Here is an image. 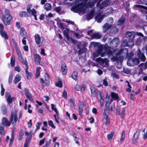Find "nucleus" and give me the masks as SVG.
I'll list each match as a JSON object with an SVG mask.
<instances>
[{
  "label": "nucleus",
  "mask_w": 147,
  "mask_h": 147,
  "mask_svg": "<svg viewBox=\"0 0 147 147\" xmlns=\"http://www.w3.org/2000/svg\"><path fill=\"white\" fill-rule=\"evenodd\" d=\"M110 47H108V48L106 46L100 45L98 46L97 51L94 52L93 54L94 60L95 61L96 59L94 58L98 57L99 55L102 57H103L107 54L109 56L112 55L113 52L110 50Z\"/></svg>",
  "instance_id": "obj_1"
},
{
  "label": "nucleus",
  "mask_w": 147,
  "mask_h": 147,
  "mask_svg": "<svg viewBox=\"0 0 147 147\" xmlns=\"http://www.w3.org/2000/svg\"><path fill=\"white\" fill-rule=\"evenodd\" d=\"M97 1V0H93L92 2H90L86 5L82 4L76 5L71 8V10L74 12L84 13L88 8L94 6Z\"/></svg>",
  "instance_id": "obj_2"
},
{
  "label": "nucleus",
  "mask_w": 147,
  "mask_h": 147,
  "mask_svg": "<svg viewBox=\"0 0 147 147\" xmlns=\"http://www.w3.org/2000/svg\"><path fill=\"white\" fill-rule=\"evenodd\" d=\"M13 18V16L11 14L9 10L7 9H5L4 14H2V20L4 25L5 26L10 25Z\"/></svg>",
  "instance_id": "obj_3"
},
{
  "label": "nucleus",
  "mask_w": 147,
  "mask_h": 147,
  "mask_svg": "<svg viewBox=\"0 0 147 147\" xmlns=\"http://www.w3.org/2000/svg\"><path fill=\"white\" fill-rule=\"evenodd\" d=\"M18 120L17 114V111L14 110L11 113V116L9 119V121L12 124L16 123Z\"/></svg>",
  "instance_id": "obj_4"
},
{
  "label": "nucleus",
  "mask_w": 147,
  "mask_h": 147,
  "mask_svg": "<svg viewBox=\"0 0 147 147\" xmlns=\"http://www.w3.org/2000/svg\"><path fill=\"white\" fill-rule=\"evenodd\" d=\"M110 3V0H105L100 4L98 3L96 5L98 11H100L105 7L109 5Z\"/></svg>",
  "instance_id": "obj_5"
},
{
  "label": "nucleus",
  "mask_w": 147,
  "mask_h": 147,
  "mask_svg": "<svg viewBox=\"0 0 147 147\" xmlns=\"http://www.w3.org/2000/svg\"><path fill=\"white\" fill-rule=\"evenodd\" d=\"M140 62V61L138 59L134 58L128 59L127 61V65L129 66H134L139 64Z\"/></svg>",
  "instance_id": "obj_6"
},
{
  "label": "nucleus",
  "mask_w": 147,
  "mask_h": 147,
  "mask_svg": "<svg viewBox=\"0 0 147 147\" xmlns=\"http://www.w3.org/2000/svg\"><path fill=\"white\" fill-rule=\"evenodd\" d=\"M5 96L7 103L10 106L12 102L15 100L16 98L14 97H11V94L8 92H5Z\"/></svg>",
  "instance_id": "obj_7"
},
{
  "label": "nucleus",
  "mask_w": 147,
  "mask_h": 147,
  "mask_svg": "<svg viewBox=\"0 0 147 147\" xmlns=\"http://www.w3.org/2000/svg\"><path fill=\"white\" fill-rule=\"evenodd\" d=\"M17 53L18 57V60L20 61L23 65H26V63L28 64L27 61L26 60L25 61L24 59L21 51L20 50L16 51Z\"/></svg>",
  "instance_id": "obj_8"
},
{
  "label": "nucleus",
  "mask_w": 147,
  "mask_h": 147,
  "mask_svg": "<svg viewBox=\"0 0 147 147\" xmlns=\"http://www.w3.org/2000/svg\"><path fill=\"white\" fill-rule=\"evenodd\" d=\"M95 61L98 62L102 65L105 64V65L108 66V65L109 60L107 58L103 59L100 57L96 58Z\"/></svg>",
  "instance_id": "obj_9"
},
{
  "label": "nucleus",
  "mask_w": 147,
  "mask_h": 147,
  "mask_svg": "<svg viewBox=\"0 0 147 147\" xmlns=\"http://www.w3.org/2000/svg\"><path fill=\"white\" fill-rule=\"evenodd\" d=\"M25 94L26 98L31 102H34V100L32 98L31 94L30 93L28 89L25 88L24 89Z\"/></svg>",
  "instance_id": "obj_10"
},
{
  "label": "nucleus",
  "mask_w": 147,
  "mask_h": 147,
  "mask_svg": "<svg viewBox=\"0 0 147 147\" xmlns=\"http://www.w3.org/2000/svg\"><path fill=\"white\" fill-rule=\"evenodd\" d=\"M133 44L134 42L132 41H130L129 40L128 42L127 40L125 39L123 40L122 45L124 47H131L133 45Z\"/></svg>",
  "instance_id": "obj_11"
},
{
  "label": "nucleus",
  "mask_w": 147,
  "mask_h": 147,
  "mask_svg": "<svg viewBox=\"0 0 147 147\" xmlns=\"http://www.w3.org/2000/svg\"><path fill=\"white\" fill-rule=\"evenodd\" d=\"M127 36L129 38L130 41H132L134 42V40L135 36V33L134 32H127Z\"/></svg>",
  "instance_id": "obj_12"
},
{
  "label": "nucleus",
  "mask_w": 147,
  "mask_h": 147,
  "mask_svg": "<svg viewBox=\"0 0 147 147\" xmlns=\"http://www.w3.org/2000/svg\"><path fill=\"white\" fill-rule=\"evenodd\" d=\"M103 122L106 124L108 125L110 123V119L107 114L105 112L103 114Z\"/></svg>",
  "instance_id": "obj_13"
},
{
  "label": "nucleus",
  "mask_w": 147,
  "mask_h": 147,
  "mask_svg": "<svg viewBox=\"0 0 147 147\" xmlns=\"http://www.w3.org/2000/svg\"><path fill=\"white\" fill-rule=\"evenodd\" d=\"M86 87V85L85 84H83L82 87L79 85L77 84L75 85V88L77 91H84L85 90Z\"/></svg>",
  "instance_id": "obj_14"
},
{
  "label": "nucleus",
  "mask_w": 147,
  "mask_h": 147,
  "mask_svg": "<svg viewBox=\"0 0 147 147\" xmlns=\"http://www.w3.org/2000/svg\"><path fill=\"white\" fill-rule=\"evenodd\" d=\"M97 98L99 100L101 106H102L104 103V101L101 96V93L100 91H98L97 93Z\"/></svg>",
  "instance_id": "obj_15"
},
{
  "label": "nucleus",
  "mask_w": 147,
  "mask_h": 147,
  "mask_svg": "<svg viewBox=\"0 0 147 147\" xmlns=\"http://www.w3.org/2000/svg\"><path fill=\"white\" fill-rule=\"evenodd\" d=\"M119 41L118 38H116L113 39L110 43V45L113 47H116L119 43Z\"/></svg>",
  "instance_id": "obj_16"
},
{
  "label": "nucleus",
  "mask_w": 147,
  "mask_h": 147,
  "mask_svg": "<svg viewBox=\"0 0 147 147\" xmlns=\"http://www.w3.org/2000/svg\"><path fill=\"white\" fill-rule=\"evenodd\" d=\"M69 32V30L68 28H66L65 29V36H66V38L67 40H70L73 43H75L76 41L71 38H70L68 35V33Z\"/></svg>",
  "instance_id": "obj_17"
},
{
  "label": "nucleus",
  "mask_w": 147,
  "mask_h": 147,
  "mask_svg": "<svg viewBox=\"0 0 147 147\" xmlns=\"http://www.w3.org/2000/svg\"><path fill=\"white\" fill-rule=\"evenodd\" d=\"M15 130L13 129L11 130V137L9 144V147H11L12 143L14 139V134Z\"/></svg>",
  "instance_id": "obj_18"
},
{
  "label": "nucleus",
  "mask_w": 147,
  "mask_h": 147,
  "mask_svg": "<svg viewBox=\"0 0 147 147\" xmlns=\"http://www.w3.org/2000/svg\"><path fill=\"white\" fill-rule=\"evenodd\" d=\"M128 49H127L126 48L123 50L122 51L121 53H124V54H125L126 55L127 57L128 58H130L134 56V54L132 53L131 52L129 54L128 53Z\"/></svg>",
  "instance_id": "obj_19"
},
{
  "label": "nucleus",
  "mask_w": 147,
  "mask_h": 147,
  "mask_svg": "<svg viewBox=\"0 0 147 147\" xmlns=\"http://www.w3.org/2000/svg\"><path fill=\"white\" fill-rule=\"evenodd\" d=\"M2 123L5 126H9L11 125V122L9 121L8 119L5 117H4L2 119Z\"/></svg>",
  "instance_id": "obj_20"
},
{
  "label": "nucleus",
  "mask_w": 147,
  "mask_h": 147,
  "mask_svg": "<svg viewBox=\"0 0 147 147\" xmlns=\"http://www.w3.org/2000/svg\"><path fill=\"white\" fill-rule=\"evenodd\" d=\"M34 61L37 63V64H39L41 60V57L40 55L37 54H35L34 56Z\"/></svg>",
  "instance_id": "obj_21"
},
{
  "label": "nucleus",
  "mask_w": 147,
  "mask_h": 147,
  "mask_svg": "<svg viewBox=\"0 0 147 147\" xmlns=\"http://www.w3.org/2000/svg\"><path fill=\"white\" fill-rule=\"evenodd\" d=\"M139 53H138V56L139 59L142 61H144L146 58L143 53H141L140 50H139Z\"/></svg>",
  "instance_id": "obj_22"
},
{
  "label": "nucleus",
  "mask_w": 147,
  "mask_h": 147,
  "mask_svg": "<svg viewBox=\"0 0 147 147\" xmlns=\"http://www.w3.org/2000/svg\"><path fill=\"white\" fill-rule=\"evenodd\" d=\"M34 37L36 43L38 45H40L41 38L39 35L38 34H36Z\"/></svg>",
  "instance_id": "obj_23"
},
{
  "label": "nucleus",
  "mask_w": 147,
  "mask_h": 147,
  "mask_svg": "<svg viewBox=\"0 0 147 147\" xmlns=\"http://www.w3.org/2000/svg\"><path fill=\"white\" fill-rule=\"evenodd\" d=\"M112 26L111 24H109V23H106L103 26V30L104 32L108 30Z\"/></svg>",
  "instance_id": "obj_24"
},
{
  "label": "nucleus",
  "mask_w": 147,
  "mask_h": 147,
  "mask_svg": "<svg viewBox=\"0 0 147 147\" xmlns=\"http://www.w3.org/2000/svg\"><path fill=\"white\" fill-rule=\"evenodd\" d=\"M0 34L2 37H4L6 40L9 38V36L6 32L4 30L0 31Z\"/></svg>",
  "instance_id": "obj_25"
},
{
  "label": "nucleus",
  "mask_w": 147,
  "mask_h": 147,
  "mask_svg": "<svg viewBox=\"0 0 147 147\" xmlns=\"http://www.w3.org/2000/svg\"><path fill=\"white\" fill-rule=\"evenodd\" d=\"M84 106V103L82 102L80 103L79 107V113L80 115H81L83 111V108Z\"/></svg>",
  "instance_id": "obj_26"
},
{
  "label": "nucleus",
  "mask_w": 147,
  "mask_h": 147,
  "mask_svg": "<svg viewBox=\"0 0 147 147\" xmlns=\"http://www.w3.org/2000/svg\"><path fill=\"white\" fill-rule=\"evenodd\" d=\"M139 66L140 67L141 70L143 71L144 70H145L147 68V62L141 63L139 65Z\"/></svg>",
  "instance_id": "obj_27"
},
{
  "label": "nucleus",
  "mask_w": 147,
  "mask_h": 147,
  "mask_svg": "<svg viewBox=\"0 0 147 147\" xmlns=\"http://www.w3.org/2000/svg\"><path fill=\"white\" fill-rule=\"evenodd\" d=\"M26 30L24 27H22L20 28V35L21 36L24 37L26 36Z\"/></svg>",
  "instance_id": "obj_28"
},
{
  "label": "nucleus",
  "mask_w": 147,
  "mask_h": 147,
  "mask_svg": "<svg viewBox=\"0 0 147 147\" xmlns=\"http://www.w3.org/2000/svg\"><path fill=\"white\" fill-rule=\"evenodd\" d=\"M10 63L11 67H13L15 65V58L14 55H12L10 58Z\"/></svg>",
  "instance_id": "obj_29"
},
{
  "label": "nucleus",
  "mask_w": 147,
  "mask_h": 147,
  "mask_svg": "<svg viewBox=\"0 0 147 147\" xmlns=\"http://www.w3.org/2000/svg\"><path fill=\"white\" fill-rule=\"evenodd\" d=\"M103 18V16L100 15H97L95 17L96 21L98 23H100Z\"/></svg>",
  "instance_id": "obj_30"
},
{
  "label": "nucleus",
  "mask_w": 147,
  "mask_h": 147,
  "mask_svg": "<svg viewBox=\"0 0 147 147\" xmlns=\"http://www.w3.org/2000/svg\"><path fill=\"white\" fill-rule=\"evenodd\" d=\"M51 109L52 110H54L56 113V114L57 116V118H59V113L57 109H56L55 106V105L53 104H51Z\"/></svg>",
  "instance_id": "obj_31"
},
{
  "label": "nucleus",
  "mask_w": 147,
  "mask_h": 147,
  "mask_svg": "<svg viewBox=\"0 0 147 147\" xmlns=\"http://www.w3.org/2000/svg\"><path fill=\"white\" fill-rule=\"evenodd\" d=\"M45 9L47 11H49L51 9L52 7L51 5L48 3H47L45 5Z\"/></svg>",
  "instance_id": "obj_32"
},
{
  "label": "nucleus",
  "mask_w": 147,
  "mask_h": 147,
  "mask_svg": "<svg viewBox=\"0 0 147 147\" xmlns=\"http://www.w3.org/2000/svg\"><path fill=\"white\" fill-rule=\"evenodd\" d=\"M25 65V70L26 74V76H28L30 77L31 76V74L28 71V69L29 68L28 64L26 63Z\"/></svg>",
  "instance_id": "obj_33"
},
{
  "label": "nucleus",
  "mask_w": 147,
  "mask_h": 147,
  "mask_svg": "<svg viewBox=\"0 0 147 147\" xmlns=\"http://www.w3.org/2000/svg\"><path fill=\"white\" fill-rule=\"evenodd\" d=\"M94 11L93 10H92L90 11V13L87 16V18L88 20L91 19L93 17Z\"/></svg>",
  "instance_id": "obj_34"
},
{
  "label": "nucleus",
  "mask_w": 147,
  "mask_h": 147,
  "mask_svg": "<svg viewBox=\"0 0 147 147\" xmlns=\"http://www.w3.org/2000/svg\"><path fill=\"white\" fill-rule=\"evenodd\" d=\"M101 34L100 33H98L93 34L92 35V38L99 39L101 37Z\"/></svg>",
  "instance_id": "obj_35"
},
{
  "label": "nucleus",
  "mask_w": 147,
  "mask_h": 147,
  "mask_svg": "<svg viewBox=\"0 0 147 147\" xmlns=\"http://www.w3.org/2000/svg\"><path fill=\"white\" fill-rule=\"evenodd\" d=\"M21 79V78L20 76L18 75H16L14 80V83L16 84H17L20 80Z\"/></svg>",
  "instance_id": "obj_36"
},
{
  "label": "nucleus",
  "mask_w": 147,
  "mask_h": 147,
  "mask_svg": "<svg viewBox=\"0 0 147 147\" xmlns=\"http://www.w3.org/2000/svg\"><path fill=\"white\" fill-rule=\"evenodd\" d=\"M139 135V132L138 131H136V132L134 134V141L133 142L134 143L136 142V140L137 139Z\"/></svg>",
  "instance_id": "obj_37"
},
{
  "label": "nucleus",
  "mask_w": 147,
  "mask_h": 147,
  "mask_svg": "<svg viewBox=\"0 0 147 147\" xmlns=\"http://www.w3.org/2000/svg\"><path fill=\"white\" fill-rule=\"evenodd\" d=\"M125 132L124 131H123L122 132V134L120 139V142L121 144H122L124 141L125 138Z\"/></svg>",
  "instance_id": "obj_38"
},
{
  "label": "nucleus",
  "mask_w": 147,
  "mask_h": 147,
  "mask_svg": "<svg viewBox=\"0 0 147 147\" xmlns=\"http://www.w3.org/2000/svg\"><path fill=\"white\" fill-rule=\"evenodd\" d=\"M0 133L1 135H3L5 133L4 127L3 126H0Z\"/></svg>",
  "instance_id": "obj_39"
},
{
  "label": "nucleus",
  "mask_w": 147,
  "mask_h": 147,
  "mask_svg": "<svg viewBox=\"0 0 147 147\" xmlns=\"http://www.w3.org/2000/svg\"><path fill=\"white\" fill-rule=\"evenodd\" d=\"M62 7L60 6L56 7L53 9V11H55L57 13L60 12L61 10Z\"/></svg>",
  "instance_id": "obj_40"
},
{
  "label": "nucleus",
  "mask_w": 147,
  "mask_h": 147,
  "mask_svg": "<svg viewBox=\"0 0 147 147\" xmlns=\"http://www.w3.org/2000/svg\"><path fill=\"white\" fill-rule=\"evenodd\" d=\"M91 92L92 96H95L96 94V91L95 88L93 87L91 88Z\"/></svg>",
  "instance_id": "obj_41"
},
{
  "label": "nucleus",
  "mask_w": 147,
  "mask_h": 147,
  "mask_svg": "<svg viewBox=\"0 0 147 147\" xmlns=\"http://www.w3.org/2000/svg\"><path fill=\"white\" fill-rule=\"evenodd\" d=\"M50 78L49 76H48L46 78H45V84L46 86L48 87L49 86L50 83Z\"/></svg>",
  "instance_id": "obj_42"
},
{
  "label": "nucleus",
  "mask_w": 147,
  "mask_h": 147,
  "mask_svg": "<svg viewBox=\"0 0 147 147\" xmlns=\"http://www.w3.org/2000/svg\"><path fill=\"white\" fill-rule=\"evenodd\" d=\"M78 76V73L76 71H74L71 77L72 78L75 80H77Z\"/></svg>",
  "instance_id": "obj_43"
},
{
  "label": "nucleus",
  "mask_w": 147,
  "mask_h": 147,
  "mask_svg": "<svg viewBox=\"0 0 147 147\" xmlns=\"http://www.w3.org/2000/svg\"><path fill=\"white\" fill-rule=\"evenodd\" d=\"M13 74L12 72L11 71L9 73V75L8 78V82L10 84L13 78Z\"/></svg>",
  "instance_id": "obj_44"
},
{
  "label": "nucleus",
  "mask_w": 147,
  "mask_h": 147,
  "mask_svg": "<svg viewBox=\"0 0 147 147\" xmlns=\"http://www.w3.org/2000/svg\"><path fill=\"white\" fill-rule=\"evenodd\" d=\"M113 132L111 131L110 134L107 135V138L109 140L111 141L112 140V139L113 136Z\"/></svg>",
  "instance_id": "obj_45"
},
{
  "label": "nucleus",
  "mask_w": 147,
  "mask_h": 147,
  "mask_svg": "<svg viewBox=\"0 0 147 147\" xmlns=\"http://www.w3.org/2000/svg\"><path fill=\"white\" fill-rule=\"evenodd\" d=\"M12 41L13 42V45L14 46L16 51L20 50L18 47L17 44L15 40L14 39H13Z\"/></svg>",
  "instance_id": "obj_46"
},
{
  "label": "nucleus",
  "mask_w": 147,
  "mask_h": 147,
  "mask_svg": "<svg viewBox=\"0 0 147 147\" xmlns=\"http://www.w3.org/2000/svg\"><path fill=\"white\" fill-rule=\"evenodd\" d=\"M100 45H99L98 43L94 42H92L90 43L91 47H97L98 48V46Z\"/></svg>",
  "instance_id": "obj_47"
},
{
  "label": "nucleus",
  "mask_w": 147,
  "mask_h": 147,
  "mask_svg": "<svg viewBox=\"0 0 147 147\" xmlns=\"http://www.w3.org/2000/svg\"><path fill=\"white\" fill-rule=\"evenodd\" d=\"M57 25L59 26V28L61 30H63L64 27L63 26V23L61 22L60 21H58L57 22Z\"/></svg>",
  "instance_id": "obj_48"
},
{
  "label": "nucleus",
  "mask_w": 147,
  "mask_h": 147,
  "mask_svg": "<svg viewBox=\"0 0 147 147\" xmlns=\"http://www.w3.org/2000/svg\"><path fill=\"white\" fill-rule=\"evenodd\" d=\"M69 102L72 108L74 109L76 106L74 104V101L72 99H70L69 100Z\"/></svg>",
  "instance_id": "obj_49"
},
{
  "label": "nucleus",
  "mask_w": 147,
  "mask_h": 147,
  "mask_svg": "<svg viewBox=\"0 0 147 147\" xmlns=\"http://www.w3.org/2000/svg\"><path fill=\"white\" fill-rule=\"evenodd\" d=\"M144 132L143 134V139L144 140H145L147 138V130L145 131V129H144L142 131Z\"/></svg>",
  "instance_id": "obj_50"
},
{
  "label": "nucleus",
  "mask_w": 147,
  "mask_h": 147,
  "mask_svg": "<svg viewBox=\"0 0 147 147\" xmlns=\"http://www.w3.org/2000/svg\"><path fill=\"white\" fill-rule=\"evenodd\" d=\"M125 18L123 17H122L119 20L118 22V23L119 25H121L124 23V22L125 21Z\"/></svg>",
  "instance_id": "obj_51"
},
{
  "label": "nucleus",
  "mask_w": 147,
  "mask_h": 147,
  "mask_svg": "<svg viewBox=\"0 0 147 147\" xmlns=\"http://www.w3.org/2000/svg\"><path fill=\"white\" fill-rule=\"evenodd\" d=\"M55 85L56 86L61 88L63 86V83L61 81H59L58 82L55 83Z\"/></svg>",
  "instance_id": "obj_52"
},
{
  "label": "nucleus",
  "mask_w": 147,
  "mask_h": 147,
  "mask_svg": "<svg viewBox=\"0 0 147 147\" xmlns=\"http://www.w3.org/2000/svg\"><path fill=\"white\" fill-rule=\"evenodd\" d=\"M111 97L112 98H114L115 100L118 99V95L114 92H112L111 94Z\"/></svg>",
  "instance_id": "obj_53"
},
{
  "label": "nucleus",
  "mask_w": 147,
  "mask_h": 147,
  "mask_svg": "<svg viewBox=\"0 0 147 147\" xmlns=\"http://www.w3.org/2000/svg\"><path fill=\"white\" fill-rule=\"evenodd\" d=\"M135 6L137 7L143 9L147 10V7L142 5H136Z\"/></svg>",
  "instance_id": "obj_54"
},
{
  "label": "nucleus",
  "mask_w": 147,
  "mask_h": 147,
  "mask_svg": "<svg viewBox=\"0 0 147 147\" xmlns=\"http://www.w3.org/2000/svg\"><path fill=\"white\" fill-rule=\"evenodd\" d=\"M20 16L22 17H27L28 16V13L26 12L23 11L20 14Z\"/></svg>",
  "instance_id": "obj_55"
},
{
  "label": "nucleus",
  "mask_w": 147,
  "mask_h": 147,
  "mask_svg": "<svg viewBox=\"0 0 147 147\" xmlns=\"http://www.w3.org/2000/svg\"><path fill=\"white\" fill-rule=\"evenodd\" d=\"M52 138V137L51 138L49 139L48 141H46L45 144L44 146H45V147H48L51 143Z\"/></svg>",
  "instance_id": "obj_56"
},
{
  "label": "nucleus",
  "mask_w": 147,
  "mask_h": 147,
  "mask_svg": "<svg viewBox=\"0 0 147 147\" xmlns=\"http://www.w3.org/2000/svg\"><path fill=\"white\" fill-rule=\"evenodd\" d=\"M48 122V125L49 126H51L53 129H55V126L54 125L53 122L52 120L49 121Z\"/></svg>",
  "instance_id": "obj_57"
},
{
  "label": "nucleus",
  "mask_w": 147,
  "mask_h": 147,
  "mask_svg": "<svg viewBox=\"0 0 147 147\" xmlns=\"http://www.w3.org/2000/svg\"><path fill=\"white\" fill-rule=\"evenodd\" d=\"M40 83L42 86V88L43 89L44 88L45 85L44 84L45 83V81L42 78H41L40 79Z\"/></svg>",
  "instance_id": "obj_58"
},
{
  "label": "nucleus",
  "mask_w": 147,
  "mask_h": 147,
  "mask_svg": "<svg viewBox=\"0 0 147 147\" xmlns=\"http://www.w3.org/2000/svg\"><path fill=\"white\" fill-rule=\"evenodd\" d=\"M27 11L29 14L31 15L33 9L31 10L30 9V7L29 5H28L27 7Z\"/></svg>",
  "instance_id": "obj_59"
},
{
  "label": "nucleus",
  "mask_w": 147,
  "mask_h": 147,
  "mask_svg": "<svg viewBox=\"0 0 147 147\" xmlns=\"http://www.w3.org/2000/svg\"><path fill=\"white\" fill-rule=\"evenodd\" d=\"M123 71L125 74H128L131 72V70L127 68H124Z\"/></svg>",
  "instance_id": "obj_60"
},
{
  "label": "nucleus",
  "mask_w": 147,
  "mask_h": 147,
  "mask_svg": "<svg viewBox=\"0 0 147 147\" xmlns=\"http://www.w3.org/2000/svg\"><path fill=\"white\" fill-rule=\"evenodd\" d=\"M29 139L27 138L25 140L24 147H28V144L29 142Z\"/></svg>",
  "instance_id": "obj_61"
},
{
  "label": "nucleus",
  "mask_w": 147,
  "mask_h": 147,
  "mask_svg": "<svg viewBox=\"0 0 147 147\" xmlns=\"http://www.w3.org/2000/svg\"><path fill=\"white\" fill-rule=\"evenodd\" d=\"M112 102V100L111 99V101L109 102H108V101L106 103V110H108L109 109V104Z\"/></svg>",
  "instance_id": "obj_62"
},
{
  "label": "nucleus",
  "mask_w": 147,
  "mask_h": 147,
  "mask_svg": "<svg viewBox=\"0 0 147 147\" xmlns=\"http://www.w3.org/2000/svg\"><path fill=\"white\" fill-rule=\"evenodd\" d=\"M1 96H3L4 94V92L5 91V89L3 87L2 84H1Z\"/></svg>",
  "instance_id": "obj_63"
},
{
  "label": "nucleus",
  "mask_w": 147,
  "mask_h": 147,
  "mask_svg": "<svg viewBox=\"0 0 147 147\" xmlns=\"http://www.w3.org/2000/svg\"><path fill=\"white\" fill-rule=\"evenodd\" d=\"M46 140V138H43L42 140H40L39 142V146H41L43 144H44V143L45 142V141Z\"/></svg>",
  "instance_id": "obj_64"
}]
</instances>
